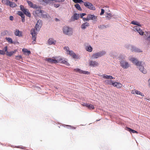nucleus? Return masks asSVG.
<instances>
[{"label": "nucleus", "mask_w": 150, "mask_h": 150, "mask_svg": "<svg viewBox=\"0 0 150 150\" xmlns=\"http://www.w3.org/2000/svg\"><path fill=\"white\" fill-rule=\"evenodd\" d=\"M62 30L64 34L69 36L71 35L73 33L72 29L68 26H64Z\"/></svg>", "instance_id": "1"}, {"label": "nucleus", "mask_w": 150, "mask_h": 150, "mask_svg": "<svg viewBox=\"0 0 150 150\" xmlns=\"http://www.w3.org/2000/svg\"><path fill=\"white\" fill-rule=\"evenodd\" d=\"M106 54V52L104 51L94 53L92 56V58L93 59H96Z\"/></svg>", "instance_id": "2"}, {"label": "nucleus", "mask_w": 150, "mask_h": 150, "mask_svg": "<svg viewBox=\"0 0 150 150\" xmlns=\"http://www.w3.org/2000/svg\"><path fill=\"white\" fill-rule=\"evenodd\" d=\"M30 33L32 36V40H33L32 43L33 44H35L36 42L35 40L36 39L37 34L34 29H31L30 30Z\"/></svg>", "instance_id": "3"}, {"label": "nucleus", "mask_w": 150, "mask_h": 150, "mask_svg": "<svg viewBox=\"0 0 150 150\" xmlns=\"http://www.w3.org/2000/svg\"><path fill=\"white\" fill-rule=\"evenodd\" d=\"M83 3L85 6L88 8L93 10L95 9V7L91 3L87 1L84 2Z\"/></svg>", "instance_id": "4"}, {"label": "nucleus", "mask_w": 150, "mask_h": 150, "mask_svg": "<svg viewBox=\"0 0 150 150\" xmlns=\"http://www.w3.org/2000/svg\"><path fill=\"white\" fill-rule=\"evenodd\" d=\"M141 62H142V64H140V65H137V66H138V68L140 71L142 73L144 74H145L146 73L147 71L144 67V62L142 61H141Z\"/></svg>", "instance_id": "5"}, {"label": "nucleus", "mask_w": 150, "mask_h": 150, "mask_svg": "<svg viewBox=\"0 0 150 150\" xmlns=\"http://www.w3.org/2000/svg\"><path fill=\"white\" fill-rule=\"evenodd\" d=\"M120 65L122 68L125 69H127L129 67V63L124 60H122L120 61Z\"/></svg>", "instance_id": "6"}, {"label": "nucleus", "mask_w": 150, "mask_h": 150, "mask_svg": "<svg viewBox=\"0 0 150 150\" xmlns=\"http://www.w3.org/2000/svg\"><path fill=\"white\" fill-rule=\"evenodd\" d=\"M38 8L35 11H33V15L35 16H39L40 17L41 13H43V11L42 10Z\"/></svg>", "instance_id": "7"}, {"label": "nucleus", "mask_w": 150, "mask_h": 150, "mask_svg": "<svg viewBox=\"0 0 150 150\" xmlns=\"http://www.w3.org/2000/svg\"><path fill=\"white\" fill-rule=\"evenodd\" d=\"M129 60L137 66L140 65V64H142V62H141V61H139L136 58L132 57Z\"/></svg>", "instance_id": "8"}, {"label": "nucleus", "mask_w": 150, "mask_h": 150, "mask_svg": "<svg viewBox=\"0 0 150 150\" xmlns=\"http://www.w3.org/2000/svg\"><path fill=\"white\" fill-rule=\"evenodd\" d=\"M74 71H75L79 72L80 74H85L88 75L90 74V73L88 71H84L78 68L74 69Z\"/></svg>", "instance_id": "9"}, {"label": "nucleus", "mask_w": 150, "mask_h": 150, "mask_svg": "<svg viewBox=\"0 0 150 150\" xmlns=\"http://www.w3.org/2000/svg\"><path fill=\"white\" fill-rule=\"evenodd\" d=\"M89 65L92 67H96L98 66V63L95 61L90 60L89 62Z\"/></svg>", "instance_id": "10"}, {"label": "nucleus", "mask_w": 150, "mask_h": 150, "mask_svg": "<svg viewBox=\"0 0 150 150\" xmlns=\"http://www.w3.org/2000/svg\"><path fill=\"white\" fill-rule=\"evenodd\" d=\"M46 61L51 63H57V61L55 59H54L51 58H46L45 59Z\"/></svg>", "instance_id": "11"}, {"label": "nucleus", "mask_w": 150, "mask_h": 150, "mask_svg": "<svg viewBox=\"0 0 150 150\" xmlns=\"http://www.w3.org/2000/svg\"><path fill=\"white\" fill-rule=\"evenodd\" d=\"M131 93L133 94L139 95L142 96H144V95L140 92L139 91H138L135 89L132 90L131 91Z\"/></svg>", "instance_id": "12"}, {"label": "nucleus", "mask_w": 150, "mask_h": 150, "mask_svg": "<svg viewBox=\"0 0 150 150\" xmlns=\"http://www.w3.org/2000/svg\"><path fill=\"white\" fill-rule=\"evenodd\" d=\"M56 43V40L52 38H50L48 41V44L49 45H55Z\"/></svg>", "instance_id": "13"}, {"label": "nucleus", "mask_w": 150, "mask_h": 150, "mask_svg": "<svg viewBox=\"0 0 150 150\" xmlns=\"http://www.w3.org/2000/svg\"><path fill=\"white\" fill-rule=\"evenodd\" d=\"M40 17L43 18H50V16L49 15L43 11V13H41Z\"/></svg>", "instance_id": "14"}, {"label": "nucleus", "mask_w": 150, "mask_h": 150, "mask_svg": "<svg viewBox=\"0 0 150 150\" xmlns=\"http://www.w3.org/2000/svg\"><path fill=\"white\" fill-rule=\"evenodd\" d=\"M67 54L72 56L74 58H77V56L72 51H69L67 52Z\"/></svg>", "instance_id": "15"}, {"label": "nucleus", "mask_w": 150, "mask_h": 150, "mask_svg": "<svg viewBox=\"0 0 150 150\" xmlns=\"http://www.w3.org/2000/svg\"><path fill=\"white\" fill-rule=\"evenodd\" d=\"M112 86L116 87L117 88H120L122 87V85L120 83L115 82L113 83Z\"/></svg>", "instance_id": "16"}, {"label": "nucleus", "mask_w": 150, "mask_h": 150, "mask_svg": "<svg viewBox=\"0 0 150 150\" xmlns=\"http://www.w3.org/2000/svg\"><path fill=\"white\" fill-rule=\"evenodd\" d=\"M15 35L19 37H21L22 36L21 32L18 29H16L14 33Z\"/></svg>", "instance_id": "17"}, {"label": "nucleus", "mask_w": 150, "mask_h": 150, "mask_svg": "<svg viewBox=\"0 0 150 150\" xmlns=\"http://www.w3.org/2000/svg\"><path fill=\"white\" fill-rule=\"evenodd\" d=\"M89 25L88 23L86 22L83 23L81 26V28L82 29H86L87 27L89 26Z\"/></svg>", "instance_id": "18"}, {"label": "nucleus", "mask_w": 150, "mask_h": 150, "mask_svg": "<svg viewBox=\"0 0 150 150\" xmlns=\"http://www.w3.org/2000/svg\"><path fill=\"white\" fill-rule=\"evenodd\" d=\"M104 82L105 84L110 85H112L114 83L112 81L110 80H106Z\"/></svg>", "instance_id": "19"}, {"label": "nucleus", "mask_w": 150, "mask_h": 150, "mask_svg": "<svg viewBox=\"0 0 150 150\" xmlns=\"http://www.w3.org/2000/svg\"><path fill=\"white\" fill-rule=\"evenodd\" d=\"M86 50L89 52H91L92 51L93 48L90 45H88L87 46H86L85 47Z\"/></svg>", "instance_id": "20"}, {"label": "nucleus", "mask_w": 150, "mask_h": 150, "mask_svg": "<svg viewBox=\"0 0 150 150\" xmlns=\"http://www.w3.org/2000/svg\"><path fill=\"white\" fill-rule=\"evenodd\" d=\"M87 18H88L89 20H94L96 18V16H94V15H91V14H88V15Z\"/></svg>", "instance_id": "21"}, {"label": "nucleus", "mask_w": 150, "mask_h": 150, "mask_svg": "<svg viewBox=\"0 0 150 150\" xmlns=\"http://www.w3.org/2000/svg\"><path fill=\"white\" fill-rule=\"evenodd\" d=\"M8 6H9L11 7L14 8L17 6V5L14 2L10 1Z\"/></svg>", "instance_id": "22"}, {"label": "nucleus", "mask_w": 150, "mask_h": 150, "mask_svg": "<svg viewBox=\"0 0 150 150\" xmlns=\"http://www.w3.org/2000/svg\"><path fill=\"white\" fill-rule=\"evenodd\" d=\"M103 78L106 79H114V78L113 77L111 76L108 75L106 74L103 75Z\"/></svg>", "instance_id": "23"}, {"label": "nucleus", "mask_w": 150, "mask_h": 150, "mask_svg": "<svg viewBox=\"0 0 150 150\" xmlns=\"http://www.w3.org/2000/svg\"><path fill=\"white\" fill-rule=\"evenodd\" d=\"M53 58H54V59H55L57 61V63L59 62H61L63 60V58H62L61 57H52Z\"/></svg>", "instance_id": "24"}, {"label": "nucleus", "mask_w": 150, "mask_h": 150, "mask_svg": "<svg viewBox=\"0 0 150 150\" xmlns=\"http://www.w3.org/2000/svg\"><path fill=\"white\" fill-rule=\"evenodd\" d=\"M61 63L64 64L67 66L69 65V63L67 62V59H66L63 58V60L62 61Z\"/></svg>", "instance_id": "25"}, {"label": "nucleus", "mask_w": 150, "mask_h": 150, "mask_svg": "<svg viewBox=\"0 0 150 150\" xmlns=\"http://www.w3.org/2000/svg\"><path fill=\"white\" fill-rule=\"evenodd\" d=\"M23 12L27 16L29 17H30L31 14L28 11V10L27 9H26L25 11H23Z\"/></svg>", "instance_id": "26"}, {"label": "nucleus", "mask_w": 150, "mask_h": 150, "mask_svg": "<svg viewBox=\"0 0 150 150\" xmlns=\"http://www.w3.org/2000/svg\"><path fill=\"white\" fill-rule=\"evenodd\" d=\"M72 17L74 20H77L79 19V14L78 13H75L74 14L73 16Z\"/></svg>", "instance_id": "27"}, {"label": "nucleus", "mask_w": 150, "mask_h": 150, "mask_svg": "<svg viewBox=\"0 0 150 150\" xmlns=\"http://www.w3.org/2000/svg\"><path fill=\"white\" fill-rule=\"evenodd\" d=\"M41 26H40L38 24V23H36L35 27V29L34 28L36 32V31L38 32V31H39V30H40V28Z\"/></svg>", "instance_id": "28"}, {"label": "nucleus", "mask_w": 150, "mask_h": 150, "mask_svg": "<svg viewBox=\"0 0 150 150\" xmlns=\"http://www.w3.org/2000/svg\"><path fill=\"white\" fill-rule=\"evenodd\" d=\"M131 23L134 25H138L139 26H141V24H140L138 22L135 21H132L131 22Z\"/></svg>", "instance_id": "29"}, {"label": "nucleus", "mask_w": 150, "mask_h": 150, "mask_svg": "<svg viewBox=\"0 0 150 150\" xmlns=\"http://www.w3.org/2000/svg\"><path fill=\"white\" fill-rule=\"evenodd\" d=\"M133 51H134L135 52H142V51L140 49L134 47H133Z\"/></svg>", "instance_id": "30"}, {"label": "nucleus", "mask_w": 150, "mask_h": 150, "mask_svg": "<svg viewBox=\"0 0 150 150\" xmlns=\"http://www.w3.org/2000/svg\"><path fill=\"white\" fill-rule=\"evenodd\" d=\"M16 52V51H11L10 52H8V51H7L6 54L7 56H11L14 53Z\"/></svg>", "instance_id": "31"}, {"label": "nucleus", "mask_w": 150, "mask_h": 150, "mask_svg": "<svg viewBox=\"0 0 150 150\" xmlns=\"http://www.w3.org/2000/svg\"><path fill=\"white\" fill-rule=\"evenodd\" d=\"M9 1H10L9 0H2V2L3 4L8 6Z\"/></svg>", "instance_id": "32"}, {"label": "nucleus", "mask_w": 150, "mask_h": 150, "mask_svg": "<svg viewBox=\"0 0 150 150\" xmlns=\"http://www.w3.org/2000/svg\"><path fill=\"white\" fill-rule=\"evenodd\" d=\"M108 27L107 25H102L98 26V28L100 29H103L107 28Z\"/></svg>", "instance_id": "33"}, {"label": "nucleus", "mask_w": 150, "mask_h": 150, "mask_svg": "<svg viewBox=\"0 0 150 150\" xmlns=\"http://www.w3.org/2000/svg\"><path fill=\"white\" fill-rule=\"evenodd\" d=\"M22 51L24 53H27L28 55H29L31 53L30 51H28L27 49L25 48L22 49Z\"/></svg>", "instance_id": "34"}, {"label": "nucleus", "mask_w": 150, "mask_h": 150, "mask_svg": "<svg viewBox=\"0 0 150 150\" xmlns=\"http://www.w3.org/2000/svg\"><path fill=\"white\" fill-rule=\"evenodd\" d=\"M73 1L76 3H79L81 4L84 3V2L82 0H72Z\"/></svg>", "instance_id": "35"}, {"label": "nucleus", "mask_w": 150, "mask_h": 150, "mask_svg": "<svg viewBox=\"0 0 150 150\" xmlns=\"http://www.w3.org/2000/svg\"><path fill=\"white\" fill-rule=\"evenodd\" d=\"M75 7L76 8V9L78 10L79 11H81L82 10V9L81 8L80 5L79 4H76L74 5Z\"/></svg>", "instance_id": "36"}, {"label": "nucleus", "mask_w": 150, "mask_h": 150, "mask_svg": "<svg viewBox=\"0 0 150 150\" xmlns=\"http://www.w3.org/2000/svg\"><path fill=\"white\" fill-rule=\"evenodd\" d=\"M128 130L129 131V132H132V133H137L138 132L137 131L134 130H133L129 128H127Z\"/></svg>", "instance_id": "37"}, {"label": "nucleus", "mask_w": 150, "mask_h": 150, "mask_svg": "<svg viewBox=\"0 0 150 150\" xmlns=\"http://www.w3.org/2000/svg\"><path fill=\"white\" fill-rule=\"evenodd\" d=\"M6 40L9 43H13V40L12 39L10 38H7L6 37Z\"/></svg>", "instance_id": "38"}, {"label": "nucleus", "mask_w": 150, "mask_h": 150, "mask_svg": "<svg viewBox=\"0 0 150 150\" xmlns=\"http://www.w3.org/2000/svg\"><path fill=\"white\" fill-rule=\"evenodd\" d=\"M15 59L18 60H21L23 59L21 55L16 56L15 57Z\"/></svg>", "instance_id": "39"}, {"label": "nucleus", "mask_w": 150, "mask_h": 150, "mask_svg": "<svg viewBox=\"0 0 150 150\" xmlns=\"http://www.w3.org/2000/svg\"><path fill=\"white\" fill-rule=\"evenodd\" d=\"M139 26H135L134 27V30L136 31H139V29H140V28L139 27Z\"/></svg>", "instance_id": "40"}, {"label": "nucleus", "mask_w": 150, "mask_h": 150, "mask_svg": "<svg viewBox=\"0 0 150 150\" xmlns=\"http://www.w3.org/2000/svg\"><path fill=\"white\" fill-rule=\"evenodd\" d=\"M32 8L35 9L36 10L38 8L41 9V8H40V6H37L36 4H33L32 7Z\"/></svg>", "instance_id": "41"}, {"label": "nucleus", "mask_w": 150, "mask_h": 150, "mask_svg": "<svg viewBox=\"0 0 150 150\" xmlns=\"http://www.w3.org/2000/svg\"><path fill=\"white\" fill-rule=\"evenodd\" d=\"M87 107L89 109H94V107L93 105L89 104H88Z\"/></svg>", "instance_id": "42"}, {"label": "nucleus", "mask_w": 150, "mask_h": 150, "mask_svg": "<svg viewBox=\"0 0 150 150\" xmlns=\"http://www.w3.org/2000/svg\"><path fill=\"white\" fill-rule=\"evenodd\" d=\"M106 17L107 18V19L108 20H110L112 17L111 14L110 13H107V16H106Z\"/></svg>", "instance_id": "43"}, {"label": "nucleus", "mask_w": 150, "mask_h": 150, "mask_svg": "<svg viewBox=\"0 0 150 150\" xmlns=\"http://www.w3.org/2000/svg\"><path fill=\"white\" fill-rule=\"evenodd\" d=\"M18 14L21 17L24 16L25 15L21 11H18Z\"/></svg>", "instance_id": "44"}, {"label": "nucleus", "mask_w": 150, "mask_h": 150, "mask_svg": "<svg viewBox=\"0 0 150 150\" xmlns=\"http://www.w3.org/2000/svg\"><path fill=\"white\" fill-rule=\"evenodd\" d=\"M27 2L28 4L31 7H32L33 5V3H32L31 1H29L27 0Z\"/></svg>", "instance_id": "45"}, {"label": "nucleus", "mask_w": 150, "mask_h": 150, "mask_svg": "<svg viewBox=\"0 0 150 150\" xmlns=\"http://www.w3.org/2000/svg\"><path fill=\"white\" fill-rule=\"evenodd\" d=\"M20 8L21 10L23 12V11H25V10L26 9L25 8H24V7L22 5H21L20 6Z\"/></svg>", "instance_id": "46"}, {"label": "nucleus", "mask_w": 150, "mask_h": 150, "mask_svg": "<svg viewBox=\"0 0 150 150\" xmlns=\"http://www.w3.org/2000/svg\"><path fill=\"white\" fill-rule=\"evenodd\" d=\"M137 32L139 33V34L141 35H143L144 34V32L142 31V30L141 29H139V31H138Z\"/></svg>", "instance_id": "47"}, {"label": "nucleus", "mask_w": 150, "mask_h": 150, "mask_svg": "<svg viewBox=\"0 0 150 150\" xmlns=\"http://www.w3.org/2000/svg\"><path fill=\"white\" fill-rule=\"evenodd\" d=\"M120 58L121 59L123 60V59H125L126 58V56L124 55H121L120 56Z\"/></svg>", "instance_id": "48"}, {"label": "nucleus", "mask_w": 150, "mask_h": 150, "mask_svg": "<svg viewBox=\"0 0 150 150\" xmlns=\"http://www.w3.org/2000/svg\"><path fill=\"white\" fill-rule=\"evenodd\" d=\"M37 23H38V24L40 26H42V21L41 20H38L37 21Z\"/></svg>", "instance_id": "49"}, {"label": "nucleus", "mask_w": 150, "mask_h": 150, "mask_svg": "<svg viewBox=\"0 0 150 150\" xmlns=\"http://www.w3.org/2000/svg\"><path fill=\"white\" fill-rule=\"evenodd\" d=\"M64 50L67 51V53L68 52L69 50V48L68 47H65L64 48Z\"/></svg>", "instance_id": "50"}, {"label": "nucleus", "mask_w": 150, "mask_h": 150, "mask_svg": "<svg viewBox=\"0 0 150 150\" xmlns=\"http://www.w3.org/2000/svg\"><path fill=\"white\" fill-rule=\"evenodd\" d=\"M54 6L55 7L57 8L59 7L60 5L59 4H54Z\"/></svg>", "instance_id": "51"}, {"label": "nucleus", "mask_w": 150, "mask_h": 150, "mask_svg": "<svg viewBox=\"0 0 150 150\" xmlns=\"http://www.w3.org/2000/svg\"><path fill=\"white\" fill-rule=\"evenodd\" d=\"M105 11L103 9H101V12L100 13V15H102L104 13Z\"/></svg>", "instance_id": "52"}, {"label": "nucleus", "mask_w": 150, "mask_h": 150, "mask_svg": "<svg viewBox=\"0 0 150 150\" xmlns=\"http://www.w3.org/2000/svg\"><path fill=\"white\" fill-rule=\"evenodd\" d=\"M83 20L84 22L88 21L89 20V19L88 18H83Z\"/></svg>", "instance_id": "53"}, {"label": "nucleus", "mask_w": 150, "mask_h": 150, "mask_svg": "<svg viewBox=\"0 0 150 150\" xmlns=\"http://www.w3.org/2000/svg\"><path fill=\"white\" fill-rule=\"evenodd\" d=\"M0 54L4 55L5 54V52L4 51L0 50Z\"/></svg>", "instance_id": "54"}, {"label": "nucleus", "mask_w": 150, "mask_h": 150, "mask_svg": "<svg viewBox=\"0 0 150 150\" xmlns=\"http://www.w3.org/2000/svg\"><path fill=\"white\" fill-rule=\"evenodd\" d=\"M86 15V14L85 13H82L80 15V16L81 18L83 19V16Z\"/></svg>", "instance_id": "55"}, {"label": "nucleus", "mask_w": 150, "mask_h": 150, "mask_svg": "<svg viewBox=\"0 0 150 150\" xmlns=\"http://www.w3.org/2000/svg\"><path fill=\"white\" fill-rule=\"evenodd\" d=\"M25 16H24L21 17V18H22L21 21L23 22H25Z\"/></svg>", "instance_id": "56"}, {"label": "nucleus", "mask_w": 150, "mask_h": 150, "mask_svg": "<svg viewBox=\"0 0 150 150\" xmlns=\"http://www.w3.org/2000/svg\"><path fill=\"white\" fill-rule=\"evenodd\" d=\"M7 46H6L4 47V52H7Z\"/></svg>", "instance_id": "57"}, {"label": "nucleus", "mask_w": 150, "mask_h": 150, "mask_svg": "<svg viewBox=\"0 0 150 150\" xmlns=\"http://www.w3.org/2000/svg\"><path fill=\"white\" fill-rule=\"evenodd\" d=\"M146 40L150 42V35L146 38Z\"/></svg>", "instance_id": "58"}, {"label": "nucleus", "mask_w": 150, "mask_h": 150, "mask_svg": "<svg viewBox=\"0 0 150 150\" xmlns=\"http://www.w3.org/2000/svg\"><path fill=\"white\" fill-rule=\"evenodd\" d=\"M9 19L11 21H13V17L12 16H10L9 17Z\"/></svg>", "instance_id": "59"}, {"label": "nucleus", "mask_w": 150, "mask_h": 150, "mask_svg": "<svg viewBox=\"0 0 150 150\" xmlns=\"http://www.w3.org/2000/svg\"><path fill=\"white\" fill-rule=\"evenodd\" d=\"M88 105V104L86 103H83L82 104V105H83V106H86V107H87Z\"/></svg>", "instance_id": "60"}, {"label": "nucleus", "mask_w": 150, "mask_h": 150, "mask_svg": "<svg viewBox=\"0 0 150 150\" xmlns=\"http://www.w3.org/2000/svg\"><path fill=\"white\" fill-rule=\"evenodd\" d=\"M65 0H58L57 2H63Z\"/></svg>", "instance_id": "61"}, {"label": "nucleus", "mask_w": 150, "mask_h": 150, "mask_svg": "<svg viewBox=\"0 0 150 150\" xmlns=\"http://www.w3.org/2000/svg\"><path fill=\"white\" fill-rule=\"evenodd\" d=\"M149 34V33L148 32H146V33H145L144 35L146 36H148V34Z\"/></svg>", "instance_id": "62"}, {"label": "nucleus", "mask_w": 150, "mask_h": 150, "mask_svg": "<svg viewBox=\"0 0 150 150\" xmlns=\"http://www.w3.org/2000/svg\"><path fill=\"white\" fill-rule=\"evenodd\" d=\"M55 20L56 21H60L57 18H55Z\"/></svg>", "instance_id": "63"}, {"label": "nucleus", "mask_w": 150, "mask_h": 150, "mask_svg": "<svg viewBox=\"0 0 150 150\" xmlns=\"http://www.w3.org/2000/svg\"><path fill=\"white\" fill-rule=\"evenodd\" d=\"M1 8H0V12H1Z\"/></svg>", "instance_id": "64"}]
</instances>
